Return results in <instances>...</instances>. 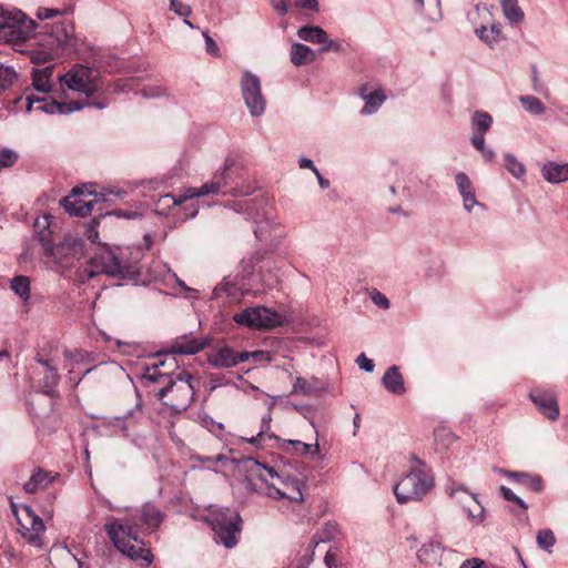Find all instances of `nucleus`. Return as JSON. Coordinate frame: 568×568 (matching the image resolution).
Wrapping results in <instances>:
<instances>
[{"mask_svg": "<svg viewBox=\"0 0 568 568\" xmlns=\"http://www.w3.org/2000/svg\"><path fill=\"white\" fill-rule=\"evenodd\" d=\"M382 383L383 386L394 395L400 396L406 392L404 378L397 366H392L385 372Z\"/></svg>", "mask_w": 568, "mask_h": 568, "instance_id": "obj_20", "label": "nucleus"}, {"mask_svg": "<svg viewBox=\"0 0 568 568\" xmlns=\"http://www.w3.org/2000/svg\"><path fill=\"white\" fill-rule=\"evenodd\" d=\"M287 443L294 446L296 454L300 456L311 455L312 457H320L321 450L317 440L314 444H306L301 440L290 439Z\"/></svg>", "mask_w": 568, "mask_h": 568, "instance_id": "obj_36", "label": "nucleus"}, {"mask_svg": "<svg viewBox=\"0 0 568 568\" xmlns=\"http://www.w3.org/2000/svg\"><path fill=\"white\" fill-rule=\"evenodd\" d=\"M555 542L556 538L552 530L541 529L537 532V544L542 550L551 552Z\"/></svg>", "mask_w": 568, "mask_h": 568, "instance_id": "obj_38", "label": "nucleus"}, {"mask_svg": "<svg viewBox=\"0 0 568 568\" xmlns=\"http://www.w3.org/2000/svg\"><path fill=\"white\" fill-rule=\"evenodd\" d=\"M203 37H204L205 44H206V51L212 55H217L219 47L215 43V41L206 32H203Z\"/></svg>", "mask_w": 568, "mask_h": 568, "instance_id": "obj_56", "label": "nucleus"}, {"mask_svg": "<svg viewBox=\"0 0 568 568\" xmlns=\"http://www.w3.org/2000/svg\"><path fill=\"white\" fill-rule=\"evenodd\" d=\"M519 102L523 108L532 115H540L546 111L544 103L534 95H521Z\"/></svg>", "mask_w": 568, "mask_h": 568, "instance_id": "obj_35", "label": "nucleus"}, {"mask_svg": "<svg viewBox=\"0 0 568 568\" xmlns=\"http://www.w3.org/2000/svg\"><path fill=\"white\" fill-rule=\"evenodd\" d=\"M87 191L88 194H93V190L87 189V186L80 187L75 186L72 189L71 195L61 200V205L64 210L74 216L84 217L92 212L93 204L98 201H84L82 199H77L78 195L84 194Z\"/></svg>", "mask_w": 568, "mask_h": 568, "instance_id": "obj_14", "label": "nucleus"}, {"mask_svg": "<svg viewBox=\"0 0 568 568\" xmlns=\"http://www.w3.org/2000/svg\"><path fill=\"white\" fill-rule=\"evenodd\" d=\"M241 94L252 116H261L266 110V98L262 92L260 78L251 71H244L240 81Z\"/></svg>", "mask_w": 568, "mask_h": 568, "instance_id": "obj_10", "label": "nucleus"}, {"mask_svg": "<svg viewBox=\"0 0 568 568\" xmlns=\"http://www.w3.org/2000/svg\"><path fill=\"white\" fill-rule=\"evenodd\" d=\"M359 94L365 101V105L362 110L363 114H373L386 100V95L382 89H376L373 92L367 93L366 87L359 89Z\"/></svg>", "mask_w": 568, "mask_h": 568, "instance_id": "obj_23", "label": "nucleus"}, {"mask_svg": "<svg viewBox=\"0 0 568 568\" xmlns=\"http://www.w3.org/2000/svg\"><path fill=\"white\" fill-rule=\"evenodd\" d=\"M192 376L184 372L178 373L174 378L156 392V397L174 413H181L189 408L194 398Z\"/></svg>", "mask_w": 568, "mask_h": 568, "instance_id": "obj_5", "label": "nucleus"}, {"mask_svg": "<svg viewBox=\"0 0 568 568\" xmlns=\"http://www.w3.org/2000/svg\"><path fill=\"white\" fill-rule=\"evenodd\" d=\"M242 354H246L247 361L251 358L254 363L271 362V355L265 351L242 352Z\"/></svg>", "mask_w": 568, "mask_h": 568, "instance_id": "obj_51", "label": "nucleus"}, {"mask_svg": "<svg viewBox=\"0 0 568 568\" xmlns=\"http://www.w3.org/2000/svg\"><path fill=\"white\" fill-rule=\"evenodd\" d=\"M108 214L114 215L116 217H125V219H133L138 215L135 212L123 211V210H114L112 212H109Z\"/></svg>", "mask_w": 568, "mask_h": 568, "instance_id": "obj_62", "label": "nucleus"}, {"mask_svg": "<svg viewBox=\"0 0 568 568\" xmlns=\"http://www.w3.org/2000/svg\"><path fill=\"white\" fill-rule=\"evenodd\" d=\"M207 345L206 339L197 338L192 334L176 337L171 344V353L180 355H193Z\"/></svg>", "mask_w": 568, "mask_h": 568, "instance_id": "obj_16", "label": "nucleus"}, {"mask_svg": "<svg viewBox=\"0 0 568 568\" xmlns=\"http://www.w3.org/2000/svg\"><path fill=\"white\" fill-rule=\"evenodd\" d=\"M49 483L48 474L42 469L36 470L30 479L24 484L23 488L27 493H36L40 488H44Z\"/></svg>", "mask_w": 568, "mask_h": 568, "instance_id": "obj_34", "label": "nucleus"}, {"mask_svg": "<svg viewBox=\"0 0 568 568\" xmlns=\"http://www.w3.org/2000/svg\"><path fill=\"white\" fill-rule=\"evenodd\" d=\"M98 221L94 219L87 227L85 235L88 240L92 243H95L99 237V232L97 230Z\"/></svg>", "mask_w": 568, "mask_h": 568, "instance_id": "obj_54", "label": "nucleus"}, {"mask_svg": "<svg viewBox=\"0 0 568 568\" xmlns=\"http://www.w3.org/2000/svg\"><path fill=\"white\" fill-rule=\"evenodd\" d=\"M443 547L439 542L429 541L420 547L417 551V557L420 562L426 565L439 564L442 558Z\"/></svg>", "mask_w": 568, "mask_h": 568, "instance_id": "obj_24", "label": "nucleus"}, {"mask_svg": "<svg viewBox=\"0 0 568 568\" xmlns=\"http://www.w3.org/2000/svg\"><path fill=\"white\" fill-rule=\"evenodd\" d=\"M298 165L301 169H310L312 170L313 172H316V168L313 163V161L311 159H307V158H302L300 159L298 161Z\"/></svg>", "mask_w": 568, "mask_h": 568, "instance_id": "obj_64", "label": "nucleus"}, {"mask_svg": "<svg viewBox=\"0 0 568 568\" xmlns=\"http://www.w3.org/2000/svg\"><path fill=\"white\" fill-rule=\"evenodd\" d=\"M314 51L302 43H294L291 48V61L294 65L301 67L314 62Z\"/></svg>", "mask_w": 568, "mask_h": 568, "instance_id": "obj_26", "label": "nucleus"}, {"mask_svg": "<svg viewBox=\"0 0 568 568\" xmlns=\"http://www.w3.org/2000/svg\"><path fill=\"white\" fill-rule=\"evenodd\" d=\"M503 497L508 500V501H514L516 503L519 507H521L523 509H527V505L526 503L520 498L518 497L517 495H515L513 493V490L506 486H500L499 488Z\"/></svg>", "mask_w": 568, "mask_h": 568, "instance_id": "obj_49", "label": "nucleus"}, {"mask_svg": "<svg viewBox=\"0 0 568 568\" xmlns=\"http://www.w3.org/2000/svg\"><path fill=\"white\" fill-rule=\"evenodd\" d=\"M237 287L233 282L223 281L214 288V295L219 296L221 293H225L229 297L239 298L240 294Z\"/></svg>", "mask_w": 568, "mask_h": 568, "instance_id": "obj_44", "label": "nucleus"}, {"mask_svg": "<svg viewBox=\"0 0 568 568\" xmlns=\"http://www.w3.org/2000/svg\"><path fill=\"white\" fill-rule=\"evenodd\" d=\"M297 36L301 40L311 43H318L327 41L326 32L317 26H305L298 29Z\"/></svg>", "mask_w": 568, "mask_h": 568, "instance_id": "obj_28", "label": "nucleus"}, {"mask_svg": "<svg viewBox=\"0 0 568 568\" xmlns=\"http://www.w3.org/2000/svg\"><path fill=\"white\" fill-rule=\"evenodd\" d=\"M26 100H27V109L28 110H31L34 108L36 110H39V111H42V112L49 113V114H55V113L70 114L72 112L80 111L85 106H94L100 110L105 108V104L99 103V102H93V103L81 102V101L58 102L53 99H49L45 97L38 98L33 94L27 95Z\"/></svg>", "mask_w": 568, "mask_h": 568, "instance_id": "obj_13", "label": "nucleus"}, {"mask_svg": "<svg viewBox=\"0 0 568 568\" xmlns=\"http://www.w3.org/2000/svg\"><path fill=\"white\" fill-rule=\"evenodd\" d=\"M247 479H258L265 485V494L274 499H288L291 501H303L302 483L298 479H282L273 468L250 458L246 462Z\"/></svg>", "mask_w": 568, "mask_h": 568, "instance_id": "obj_2", "label": "nucleus"}, {"mask_svg": "<svg viewBox=\"0 0 568 568\" xmlns=\"http://www.w3.org/2000/svg\"><path fill=\"white\" fill-rule=\"evenodd\" d=\"M371 300L381 308L387 310L389 307V301L387 297L376 290L371 293Z\"/></svg>", "mask_w": 568, "mask_h": 568, "instance_id": "obj_52", "label": "nucleus"}, {"mask_svg": "<svg viewBox=\"0 0 568 568\" xmlns=\"http://www.w3.org/2000/svg\"><path fill=\"white\" fill-rule=\"evenodd\" d=\"M500 473H503L505 476H507L508 478H513L515 479L516 481L518 483H527L528 479H529V475L526 474V473H519V471H506V470H499Z\"/></svg>", "mask_w": 568, "mask_h": 568, "instance_id": "obj_55", "label": "nucleus"}, {"mask_svg": "<svg viewBox=\"0 0 568 568\" xmlns=\"http://www.w3.org/2000/svg\"><path fill=\"white\" fill-rule=\"evenodd\" d=\"M505 168L517 179L525 174L524 165L513 154L505 155Z\"/></svg>", "mask_w": 568, "mask_h": 568, "instance_id": "obj_42", "label": "nucleus"}, {"mask_svg": "<svg viewBox=\"0 0 568 568\" xmlns=\"http://www.w3.org/2000/svg\"><path fill=\"white\" fill-rule=\"evenodd\" d=\"M456 184L460 195L463 196L464 207L470 212L475 205H478V202L469 178L465 173L460 172L456 175Z\"/></svg>", "mask_w": 568, "mask_h": 568, "instance_id": "obj_21", "label": "nucleus"}, {"mask_svg": "<svg viewBox=\"0 0 568 568\" xmlns=\"http://www.w3.org/2000/svg\"><path fill=\"white\" fill-rule=\"evenodd\" d=\"M10 287L24 302H27L30 298V280L28 276H14L11 280Z\"/></svg>", "mask_w": 568, "mask_h": 568, "instance_id": "obj_33", "label": "nucleus"}, {"mask_svg": "<svg viewBox=\"0 0 568 568\" xmlns=\"http://www.w3.org/2000/svg\"><path fill=\"white\" fill-rule=\"evenodd\" d=\"M410 470L395 485L394 494L399 504L422 500L434 487V477L417 456L410 457Z\"/></svg>", "mask_w": 568, "mask_h": 568, "instance_id": "obj_3", "label": "nucleus"}, {"mask_svg": "<svg viewBox=\"0 0 568 568\" xmlns=\"http://www.w3.org/2000/svg\"><path fill=\"white\" fill-rule=\"evenodd\" d=\"M493 124V118L489 113L484 111H476L471 116V126L474 129V135H483L490 129Z\"/></svg>", "mask_w": 568, "mask_h": 568, "instance_id": "obj_30", "label": "nucleus"}, {"mask_svg": "<svg viewBox=\"0 0 568 568\" xmlns=\"http://www.w3.org/2000/svg\"><path fill=\"white\" fill-rule=\"evenodd\" d=\"M237 324L257 329H267L284 324V317L263 306L247 307L234 315Z\"/></svg>", "mask_w": 568, "mask_h": 568, "instance_id": "obj_12", "label": "nucleus"}, {"mask_svg": "<svg viewBox=\"0 0 568 568\" xmlns=\"http://www.w3.org/2000/svg\"><path fill=\"white\" fill-rule=\"evenodd\" d=\"M60 375L55 367H49V372L43 377L42 390L49 396H53L59 384Z\"/></svg>", "mask_w": 568, "mask_h": 568, "instance_id": "obj_37", "label": "nucleus"}, {"mask_svg": "<svg viewBox=\"0 0 568 568\" xmlns=\"http://www.w3.org/2000/svg\"><path fill=\"white\" fill-rule=\"evenodd\" d=\"M295 6L301 9H310L313 11L318 10V2L317 0H295Z\"/></svg>", "mask_w": 568, "mask_h": 568, "instance_id": "obj_57", "label": "nucleus"}, {"mask_svg": "<svg viewBox=\"0 0 568 568\" xmlns=\"http://www.w3.org/2000/svg\"><path fill=\"white\" fill-rule=\"evenodd\" d=\"M135 270L131 265L122 264L118 256L108 247L95 254L83 270V275L92 278L99 274L112 277H124Z\"/></svg>", "mask_w": 568, "mask_h": 568, "instance_id": "obj_7", "label": "nucleus"}, {"mask_svg": "<svg viewBox=\"0 0 568 568\" xmlns=\"http://www.w3.org/2000/svg\"><path fill=\"white\" fill-rule=\"evenodd\" d=\"M525 485L535 491H539L541 489V480L538 477L529 476V479L527 483H525Z\"/></svg>", "mask_w": 568, "mask_h": 568, "instance_id": "obj_63", "label": "nucleus"}, {"mask_svg": "<svg viewBox=\"0 0 568 568\" xmlns=\"http://www.w3.org/2000/svg\"><path fill=\"white\" fill-rule=\"evenodd\" d=\"M503 13L506 19L513 23L518 24L524 20V12L518 6L517 0H500Z\"/></svg>", "mask_w": 568, "mask_h": 568, "instance_id": "obj_29", "label": "nucleus"}, {"mask_svg": "<svg viewBox=\"0 0 568 568\" xmlns=\"http://www.w3.org/2000/svg\"><path fill=\"white\" fill-rule=\"evenodd\" d=\"M70 13H72V8L69 6L64 7L63 9L38 8L36 16L40 20H47Z\"/></svg>", "mask_w": 568, "mask_h": 568, "instance_id": "obj_39", "label": "nucleus"}, {"mask_svg": "<svg viewBox=\"0 0 568 568\" xmlns=\"http://www.w3.org/2000/svg\"><path fill=\"white\" fill-rule=\"evenodd\" d=\"M170 10L183 18H187L192 13L191 7L180 0H170Z\"/></svg>", "mask_w": 568, "mask_h": 568, "instance_id": "obj_45", "label": "nucleus"}, {"mask_svg": "<svg viewBox=\"0 0 568 568\" xmlns=\"http://www.w3.org/2000/svg\"><path fill=\"white\" fill-rule=\"evenodd\" d=\"M53 73V67L48 65L43 69H33L32 84L38 92L49 93L51 91L50 79Z\"/></svg>", "mask_w": 568, "mask_h": 568, "instance_id": "obj_25", "label": "nucleus"}, {"mask_svg": "<svg viewBox=\"0 0 568 568\" xmlns=\"http://www.w3.org/2000/svg\"><path fill=\"white\" fill-rule=\"evenodd\" d=\"M246 361V354H242V352L236 353L232 348L226 346L219 348L210 358L211 364L220 368L234 367L237 364Z\"/></svg>", "mask_w": 568, "mask_h": 568, "instance_id": "obj_17", "label": "nucleus"}, {"mask_svg": "<svg viewBox=\"0 0 568 568\" xmlns=\"http://www.w3.org/2000/svg\"><path fill=\"white\" fill-rule=\"evenodd\" d=\"M163 513L153 504H144L136 514L130 519L122 521L118 518H111L104 529L114 545V547L124 556L141 566L148 567L152 564L153 556L151 550L138 537V523L145 526L146 529H156L163 521Z\"/></svg>", "mask_w": 568, "mask_h": 568, "instance_id": "obj_1", "label": "nucleus"}, {"mask_svg": "<svg viewBox=\"0 0 568 568\" xmlns=\"http://www.w3.org/2000/svg\"><path fill=\"white\" fill-rule=\"evenodd\" d=\"M151 366H159V369L170 372V374L176 369L178 364L174 357L166 356L164 358H158Z\"/></svg>", "mask_w": 568, "mask_h": 568, "instance_id": "obj_48", "label": "nucleus"}, {"mask_svg": "<svg viewBox=\"0 0 568 568\" xmlns=\"http://www.w3.org/2000/svg\"><path fill=\"white\" fill-rule=\"evenodd\" d=\"M256 266V263L251 257L242 261V268L246 275H251Z\"/></svg>", "mask_w": 568, "mask_h": 568, "instance_id": "obj_61", "label": "nucleus"}, {"mask_svg": "<svg viewBox=\"0 0 568 568\" xmlns=\"http://www.w3.org/2000/svg\"><path fill=\"white\" fill-rule=\"evenodd\" d=\"M18 160V155L16 152L9 149L0 150V170L2 168L12 166Z\"/></svg>", "mask_w": 568, "mask_h": 568, "instance_id": "obj_47", "label": "nucleus"}, {"mask_svg": "<svg viewBox=\"0 0 568 568\" xmlns=\"http://www.w3.org/2000/svg\"><path fill=\"white\" fill-rule=\"evenodd\" d=\"M471 144L481 153L483 158L490 162L495 158V152L491 149L486 148L485 145V136L473 135L470 139Z\"/></svg>", "mask_w": 568, "mask_h": 568, "instance_id": "obj_41", "label": "nucleus"}, {"mask_svg": "<svg viewBox=\"0 0 568 568\" xmlns=\"http://www.w3.org/2000/svg\"><path fill=\"white\" fill-rule=\"evenodd\" d=\"M62 89L82 93L88 99L102 89V82L92 69L82 64L73 65L67 73L59 77Z\"/></svg>", "mask_w": 568, "mask_h": 568, "instance_id": "obj_6", "label": "nucleus"}, {"mask_svg": "<svg viewBox=\"0 0 568 568\" xmlns=\"http://www.w3.org/2000/svg\"><path fill=\"white\" fill-rule=\"evenodd\" d=\"M485 565V561L479 558H471L465 560L459 568H481Z\"/></svg>", "mask_w": 568, "mask_h": 568, "instance_id": "obj_58", "label": "nucleus"}, {"mask_svg": "<svg viewBox=\"0 0 568 568\" xmlns=\"http://www.w3.org/2000/svg\"><path fill=\"white\" fill-rule=\"evenodd\" d=\"M11 509L19 524V531L26 541L36 548L43 546L42 534L45 530L43 520L27 505L20 508L11 503Z\"/></svg>", "mask_w": 568, "mask_h": 568, "instance_id": "obj_8", "label": "nucleus"}, {"mask_svg": "<svg viewBox=\"0 0 568 568\" xmlns=\"http://www.w3.org/2000/svg\"><path fill=\"white\" fill-rule=\"evenodd\" d=\"M542 178L549 183L568 181V163L547 162L541 168Z\"/></svg>", "mask_w": 568, "mask_h": 568, "instance_id": "obj_22", "label": "nucleus"}, {"mask_svg": "<svg viewBox=\"0 0 568 568\" xmlns=\"http://www.w3.org/2000/svg\"><path fill=\"white\" fill-rule=\"evenodd\" d=\"M356 363L358 364L361 369H363L367 373H371L374 371L375 365H374L373 361L367 358L364 353H362L357 357Z\"/></svg>", "mask_w": 568, "mask_h": 568, "instance_id": "obj_53", "label": "nucleus"}, {"mask_svg": "<svg viewBox=\"0 0 568 568\" xmlns=\"http://www.w3.org/2000/svg\"><path fill=\"white\" fill-rule=\"evenodd\" d=\"M71 26L57 27L50 33L48 45L45 49H24L23 44L26 41H22L19 45H12L13 49L18 52L26 53L30 57V60L36 63H45L52 59V51L55 49L64 48L71 37Z\"/></svg>", "mask_w": 568, "mask_h": 568, "instance_id": "obj_11", "label": "nucleus"}, {"mask_svg": "<svg viewBox=\"0 0 568 568\" xmlns=\"http://www.w3.org/2000/svg\"><path fill=\"white\" fill-rule=\"evenodd\" d=\"M321 44H323V47L320 50L321 52H326V51H331V50L339 51V49H341V45L337 42L329 40L328 38H327L326 42H322Z\"/></svg>", "mask_w": 568, "mask_h": 568, "instance_id": "obj_60", "label": "nucleus"}, {"mask_svg": "<svg viewBox=\"0 0 568 568\" xmlns=\"http://www.w3.org/2000/svg\"><path fill=\"white\" fill-rule=\"evenodd\" d=\"M165 197L172 199L174 205H181L182 203L186 202L187 200L199 197V193H196V187H189V189H185L183 191V193L178 196L166 195Z\"/></svg>", "mask_w": 568, "mask_h": 568, "instance_id": "obj_46", "label": "nucleus"}, {"mask_svg": "<svg viewBox=\"0 0 568 568\" xmlns=\"http://www.w3.org/2000/svg\"><path fill=\"white\" fill-rule=\"evenodd\" d=\"M530 398L537 409L547 418L555 420L559 416V407L556 398L548 393L530 394Z\"/></svg>", "mask_w": 568, "mask_h": 568, "instance_id": "obj_18", "label": "nucleus"}, {"mask_svg": "<svg viewBox=\"0 0 568 568\" xmlns=\"http://www.w3.org/2000/svg\"><path fill=\"white\" fill-rule=\"evenodd\" d=\"M273 223L268 219H262L255 222L254 234L260 241H266L272 233Z\"/></svg>", "mask_w": 568, "mask_h": 568, "instance_id": "obj_40", "label": "nucleus"}, {"mask_svg": "<svg viewBox=\"0 0 568 568\" xmlns=\"http://www.w3.org/2000/svg\"><path fill=\"white\" fill-rule=\"evenodd\" d=\"M463 507L474 525H479L485 519V508L477 500L476 495H470L463 501Z\"/></svg>", "mask_w": 568, "mask_h": 568, "instance_id": "obj_27", "label": "nucleus"}, {"mask_svg": "<svg viewBox=\"0 0 568 568\" xmlns=\"http://www.w3.org/2000/svg\"><path fill=\"white\" fill-rule=\"evenodd\" d=\"M225 172L226 169H224L221 173H216L211 182L203 184L201 187H196V193H199V196L219 193L220 189L226 183Z\"/></svg>", "mask_w": 568, "mask_h": 568, "instance_id": "obj_31", "label": "nucleus"}, {"mask_svg": "<svg viewBox=\"0 0 568 568\" xmlns=\"http://www.w3.org/2000/svg\"><path fill=\"white\" fill-rule=\"evenodd\" d=\"M143 378L156 384H164L170 382V378H174L170 372L159 369V366H146L144 369Z\"/></svg>", "mask_w": 568, "mask_h": 568, "instance_id": "obj_32", "label": "nucleus"}, {"mask_svg": "<svg viewBox=\"0 0 568 568\" xmlns=\"http://www.w3.org/2000/svg\"><path fill=\"white\" fill-rule=\"evenodd\" d=\"M36 21L18 9L0 4V38L12 45L28 41L36 29Z\"/></svg>", "mask_w": 568, "mask_h": 568, "instance_id": "obj_4", "label": "nucleus"}, {"mask_svg": "<svg viewBox=\"0 0 568 568\" xmlns=\"http://www.w3.org/2000/svg\"><path fill=\"white\" fill-rule=\"evenodd\" d=\"M63 356L65 359L64 367L68 369L69 379L77 386L82 378L93 369L92 367L84 368L83 371H80L79 374L74 375L77 367H81L89 362V354L83 351H64Z\"/></svg>", "mask_w": 568, "mask_h": 568, "instance_id": "obj_15", "label": "nucleus"}, {"mask_svg": "<svg viewBox=\"0 0 568 568\" xmlns=\"http://www.w3.org/2000/svg\"><path fill=\"white\" fill-rule=\"evenodd\" d=\"M51 215H43L34 223L38 233V241L43 247V253L47 256H54V246L51 242L52 231L50 230Z\"/></svg>", "mask_w": 568, "mask_h": 568, "instance_id": "obj_19", "label": "nucleus"}, {"mask_svg": "<svg viewBox=\"0 0 568 568\" xmlns=\"http://www.w3.org/2000/svg\"><path fill=\"white\" fill-rule=\"evenodd\" d=\"M271 3L274 10L278 12V14L283 16L287 12V6L285 0H271Z\"/></svg>", "mask_w": 568, "mask_h": 568, "instance_id": "obj_59", "label": "nucleus"}, {"mask_svg": "<svg viewBox=\"0 0 568 568\" xmlns=\"http://www.w3.org/2000/svg\"><path fill=\"white\" fill-rule=\"evenodd\" d=\"M312 392V388L311 386L308 385L307 381L302 378V377H297L295 379V383L293 385V389H292V393L293 394H303V395H310Z\"/></svg>", "mask_w": 568, "mask_h": 568, "instance_id": "obj_50", "label": "nucleus"}, {"mask_svg": "<svg viewBox=\"0 0 568 568\" xmlns=\"http://www.w3.org/2000/svg\"><path fill=\"white\" fill-rule=\"evenodd\" d=\"M17 78V73L12 68L0 65V94L7 90Z\"/></svg>", "mask_w": 568, "mask_h": 568, "instance_id": "obj_43", "label": "nucleus"}, {"mask_svg": "<svg viewBox=\"0 0 568 568\" xmlns=\"http://www.w3.org/2000/svg\"><path fill=\"white\" fill-rule=\"evenodd\" d=\"M211 526L215 532L217 541L226 548H232L237 544L236 535L240 532V515L229 508H221L212 513L210 518Z\"/></svg>", "mask_w": 568, "mask_h": 568, "instance_id": "obj_9", "label": "nucleus"}]
</instances>
